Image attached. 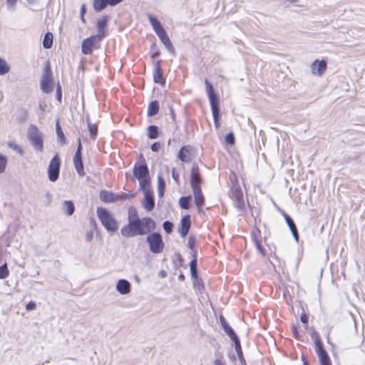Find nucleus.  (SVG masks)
Here are the masks:
<instances>
[{
	"instance_id": "56",
	"label": "nucleus",
	"mask_w": 365,
	"mask_h": 365,
	"mask_svg": "<svg viewBox=\"0 0 365 365\" xmlns=\"http://www.w3.org/2000/svg\"><path fill=\"white\" fill-rule=\"evenodd\" d=\"M214 365H225V363L220 359H215L214 361Z\"/></svg>"
},
{
	"instance_id": "13",
	"label": "nucleus",
	"mask_w": 365,
	"mask_h": 365,
	"mask_svg": "<svg viewBox=\"0 0 365 365\" xmlns=\"http://www.w3.org/2000/svg\"><path fill=\"white\" fill-rule=\"evenodd\" d=\"M202 179L200 168L197 164L192 165L190 173V185L192 189L201 188Z\"/></svg>"
},
{
	"instance_id": "61",
	"label": "nucleus",
	"mask_w": 365,
	"mask_h": 365,
	"mask_svg": "<svg viewBox=\"0 0 365 365\" xmlns=\"http://www.w3.org/2000/svg\"><path fill=\"white\" fill-rule=\"evenodd\" d=\"M159 55V52H155V53H153L152 55V58H154L155 56H158Z\"/></svg>"
},
{
	"instance_id": "49",
	"label": "nucleus",
	"mask_w": 365,
	"mask_h": 365,
	"mask_svg": "<svg viewBox=\"0 0 365 365\" xmlns=\"http://www.w3.org/2000/svg\"><path fill=\"white\" fill-rule=\"evenodd\" d=\"M292 334H293V336L295 339H299V332H298V330H297V327L296 325L294 324H292Z\"/></svg>"
},
{
	"instance_id": "24",
	"label": "nucleus",
	"mask_w": 365,
	"mask_h": 365,
	"mask_svg": "<svg viewBox=\"0 0 365 365\" xmlns=\"http://www.w3.org/2000/svg\"><path fill=\"white\" fill-rule=\"evenodd\" d=\"M220 321L224 331L227 333L230 338L232 341L237 339L238 338L237 336L236 335L232 327L226 322L223 317H221Z\"/></svg>"
},
{
	"instance_id": "35",
	"label": "nucleus",
	"mask_w": 365,
	"mask_h": 365,
	"mask_svg": "<svg viewBox=\"0 0 365 365\" xmlns=\"http://www.w3.org/2000/svg\"><path fill=\"white\" fill-rule=\"evenodd\" d=\"M9 66L6 61L0 58V75H4L9 73Z\"/></svg>"
},
{
	"instance_id": "44",
	"label": "nucleus",
	"mask_w": 365,
	"mask_h": 365,
	"mask_svg": "<svg viewBox=\"0 0 365 365\" xmlns=\"http://www.w3.org/2000/svg\"><path fill=\"white\" fill-rule=\"evenodd\" d=\"M7 164V158L0 154V173H2Z\"/></svg>"
},
{
	"instance_id": "17",
	"label": "nucleus",
	"mask_w": 365,
	"mask_h": 365,
	"mask_svg": "<svg viewBox=\"0 0 365 365\" xmlns=\"http://www.w3.org/2000/svg\"><path fill=\"white\" fill-rule=\"evenodd\" d=\"M231 197L238 206H242L244 204L243 193L239 186H234L231 189Z\"/></svg>"
},
{
	"instance_id": "2",
	"label": "nucleus",
	"mask_w": 365,
	"mask_h": 365,
	"mask_svg": "<svg viewBox=\"0 0 365 365\" xmlns=\"http://www.w3.org/2000/svg\"><path fill=\"white\" fill-rule=\"evenodd\" d=\"M128 227L129 228H153L154 222L149 217L140 219L135 207L128 208Z\"/></svg>"
},
{
	"instance_id": "8",
	"label": "nucleus",
	"mask_w": 365,
	"mask_h": 365,
	"mask_svg": "<svg viewBox=\"0 0 365 365\" xmlns=\"http://www.w3.org/2000/svg\"><path fill=\"white\" fill-rule=\"evenodd\" d=\"M61 167V159L58 153H56L49 162L48 168V179L51 182H55L59 176Z\"/></svg>"
},
{
	"instance_id": "55",
	"label": "nucleus",
	"mask_w": 365,
	"mask_h": 365,
	"mask_svg": "<svg viewBox=\"0 0 365 365\" xmlns=\"http://www.w3.org/2000/svg\"><path fill=\"white\" fill-rule=\"evenodd\" d=\"M189 230H179L180 235L182 237H185L188 233Z\"/></svg>"
},
{
	"instance_id": "40",
	"label": "nucleus",
	"mask_w": 365,
	"mask_h": 365,
	"mask_svg": "<svg viewBox=\"0 0 365 365\" xmlns=\"http://www.w3.org/2000/svg\"><path fill=\"white\" fill-rule=\"evenodd\" d=\"M42 77L52 78V72H51V65H50V63L48 61L46 62V63L45 65L44 72H43Z\"/></svg>"
},
{
	"instance_id": "23",
	"label": "nucleus",
	"mask_w": 365,
	"mask_h": 365,
	"mask_svg": "<svg viewBox=\"0 0 365 365\" xmlns=\"http://www.w3.org/2000/svg\"><path fill=\"white\" fill-rule=\"evenodd\" d=\"M116 289L122 294H128L130 292V284L125 279H120L117 283Z\"/></svg>"
},
{
	"instance_id": "21",
	"label": "nucleus",
	"mask_w": 365,
	"mask_h": 365,
	"mask_svg": "<svg viewBox=\"0 0 365 365\" xmlns=\"http://www.w3.org/2000/svg\"><path fill=\"white\" fill-rule=\"evenodd\" d=\"M192 192L195 198V203L197 207L198 210H202V206L205 204V197L202 194L201 188L192 189Z\"/></svg>"
},
{
	"instance_id": "1",
	"label": "nucleus",
	"mask_w": 365,
	"mask_h": 365,
	"mask_svg": "<svg viewBox=\"0 0 365 365\" xmlns=\"http://www.w3.org/2000/svg\"><path fill=\"white\" fill-rule=\"evenodd\" d=\"M133 175L139 182V188H145L146 186L151 185V177L147 161L142 153L139 154L133 165Z\"/></svg>"
},
{
	"instance_id": "11",
	"label": "nucleus",
	"mask_w": 365,
	"mask_h": 365,
	"mask_svg": "<svg viewBox=\"0 0 365 365\" xmlns=\"http://www.w3.org/2000/svg\"><path fill=\"white\" fill-rule=\"evenodd\" d=\"M78 143L77 150L75 153V155L73 158V165L75 167V169L77 172V173L80 176H84L85 175V171L83 168V164L82 160V144L81 139L78 138Z\"/></svg>"
},
{
	"instance_id": "7",
	"label": "nucleus",
	"mask_w": 365,
	"mask_h": 365,
	"mask_svg": "<svg viewBox=\"0 0 365 365\" xmlns=\"http://www.w3.org/2000/svg\"><path fill=\"white\" fill-rule=\"evenodd\" d=\"M103 37V34H102L96 36H91V37L84 39L81 45L82 53L86 55L91 54L93 48H98V44L101 41Z\"/></svg>"
},
{
	"instance_id": "63",
	"label": "nucleus",
	"mask_w": 365,
	"mask_h": 365,
	"mask_svg": "<svg viewBox=\"0 0 365 365\" xmlns=\"http://www.w3.org/2000/svg\"><path fill=\"white\" fill-rule=\"evenodd\" d=\"M166 231H167V232H168V233H170V232H171V231H172V230H171V229H169V230H166Z\"/></svg>"
},
{
	"instance_id": "22",
	"label": "nucleus",
	"mask_w": 365,
	"mask_h": 365,
	"mask_svg": "<svg viewBox=\"0 0 365 365\" xmlns=\"http://www.w3.org/2000/svg\"><path fill=\"white\" fill-rule=\"evenodd\" d=\"M41 88L46 93H49L53 91V81L52 78L41 77Z\"/></svg>"
},
{
	"instance_id": "38",
	"label": "nucleus",
	"mask_w": 365,
	"mask_h": 365,
	"mask_svg": "<svg viewBox=\"0 0 365 365\" xmlns=\"http://www.w3.org/2000/svg\"><path fill=\"white\" fill-rule=\"evenodd\" d=\"M8 146L10 148H11V149L16 150V152H18L20 155H23L24 154L23 149L16 142H14V141L9 142L8 143Z\"/></svg>"
},
{
	"instance_id": "12",
	"label": "nucleus",
	"mask_w": 365,
	"mask_h": 365,
	"mask_svg": "<svg viewBox=\"0 0 365 365\" xmlns=\"http://www.w3.org/2000/svg\"><path fill=\"white\" fill-rule=\"evenodd\" d=\"M195 155V149L190 145H185L180 148L178 153V158L182 163H190Z\"/></svg>"
},
{
	"instance_id": "26",
	"label": "nucleus",
	"mask_w": 365,
	"mask_h": 365,
	"mask_svg": "<svg viewBox=\"0 0 365 365\" xmlns=\"http://www.w3.org/2000/svg\"><path fill=\"white\" fill-rule=\"evenodd\" d=\"M160 106L158 101H151L148 106L147 115L148 117L153 116L159 112Z\"/></svg>"
},
{
	"instance_id": "33",
	"label": "nucleus",
	"mask_w": 365,
	"mask_h": 365,
	"mask_svg": "<svg viewBox=\"0 0 365 365\" xmlns=\"http://www.w3.org/2000/svg\"><path fill=\"white\" fill-rule=\"evenodd\" d=\"M233 341L235 343L236 351H237L241 361L243 362L244 364H245V359L242 357V351L240 341L239 339L237 338V339L234 340Z\"/></svg>"
},
{
	"instance_id": "3",
	"label": "nucleus",
	"mask_w": 365,
	"mask_h": 365,
	"mask_svg": "<svg viewBox=\"0 0 365 365\" xmlns=\"http://www.w3.org/2000/svg\"><path fill=\"white\" fill-rule=\"evenodd\" d=\"M205 84L206 86V91L211 106L213 120L214 121H220V107L217 96L214 91L212 85L209 82L207 79L205 80Z\"/></svg>"
},
{
	"instance_id": "51",
	"label": "nucleus",
	"mask_w": 365,
	"mask_h": 365,
	"mask_svg": "<svg viewBox=\"0 0 365 365\" xmlns=\"http://www.w3.org/2000/svg\"><path fill=\"white\" fill-rule=\"evenodd\" d=\"M300 319H301L302 323H304L306 325H307V324H308V316L305 313H303V314H301Z\"/></svg>"
},
{
	"instance_id": "36",
	"label": "nucleus",
	"mask_w": 365,
	"mask_h": 365,
	"mask_svg": "<svg viewBox=\"0 0 365 365\" xmlns=\"http://www.w3.org/2000/svg\"><path fill=\"white\" fill-rule=\"evenodd\" d=\"M181 228H190L191 221L190 216L189 215L182 217L180 221Z\"/></svg>"
},
{
	"instance_id": "37",
	"label": "nucleus",
	"mask_w": 365,
	"mask_h": 365,
	"mask_svg": "<svg viewBox=\"0 0 365 365\" xmlns=\"http://www.w3.org/2000/svg\"><path fill=\"white\" fill-rule=\"evenodd\" d=\"M88 128L93 140H96L98 133V126L95 124L88 123Z\"/></svg>"
},
{
	"instance_id": "16",
	"label": "nucleus",
	"mask_w": 365,
	"mask_h": 365,
	"mask_svg": "<svg viewBox=\"0 0 365 365\" xmlns=\"http://www.w3.org/2000/svg\"><path fill=\"white\" fill-rule=\"evenodd\" d=\"M123 0H93V9L96 11H101L107 6H115Z\"/></svg>"
},
{
	"instance_id": "34",
	"label": "nucleus",
	"mask_w": 365,
	"mask_h": 365,
	"mask_svg": "<svg viewBox=\"0 0 365 365\" xmlns=\"http://www.w3.org/2000/svg\"><path fill=\"white\" fill-rule=\"evenodd\" d=\"M107 21L108 19L106 16H103L98 21L96 26L99 32L103 33L104 29L107 25Z\"/></svg>"
},
{
	"instance_id": "10",
	"label": "nucleus",
	"mask_w": 365,
	"mask_h": 365,
	"mask_svg": "<svg viewBox=\"0 0 365 365\" xmlns=\"http://www.w3.org/2000/svg\"><path fill=\"white\" fill-rule=\"evenodd\" d=\"M140 190L144 193V197L142 200V205L146 211H151L155 207V199L152 185L146 186L145 188H139Z\"/></svg>"
},
{
	"instance_id": "64",
	"label": "nucleus",
	"mask_w": 365,
	"mask_h": 365,
	"mask_svg": "<svg viewBox=\"0 0 365 365\" xmlns=\"http://www.w3.org/2000/svg\"><path fill=\"white\" fill-rule=\"evenodd\" d=\"M34 0H28L29 3H33Z\"/></svg>"
},
{
	"instance_id": "19",
	"label": "nucleus",
	"mask_w": 365,
	"mask_h": 365,
	"mask_svg": "<svg viewBox=\"0 0 365 365\" xmlns=\"http://www.w3.org/2000/svg\"><path fill=\"white\" fill-rule=\"evenodd\" d=\"M100 200L105 203H112L117 202L116 194L111 192L103 190L99 193Z\"/></svg>"
},
{
	"instance_id": "27",
	"label": "nucleus",
	"mask_w": 365,
	"mask_h": 365,
	"mask_svg": "<svg viewBox=\"0 0 365 365\" xmlns=\"http://www.w3.org/2000/svg\"><path fill=\"white\" fill-rule=\"evenodd\" d=\"M63 209L64 212L68 215H71L75 210V206L72 201L66 200L63 203Z\"/></svg>"
},
{
	"instance_id": "59",
	"label": "nucleus",
	"mask_w": 365,
	"mask_h": 365,
	"mask_svg": "<svg viewBox=\"0 0 365 365\" xmlns=\"http://www.w3.org/2000/svg\"><path fill=\"white\" fill-rule=\"evenodd\" d=\"M171 113H172V118H173V120H175V113H174V111L173 110H172Z\"/></svg>"
},
{
	"instance_id": "31",
	"label": "nucleus",
	"mask_w": 365,
	"mask_h": 365,
	"mask_svg": "<svg viewBox=\"0 0 365 365\" xmlns=\"http://www.w3.org/2000/svg\"><path fill=\"white\" fill-rule=\"evenodd\" d=\"M122 230V235L125 237H131L135 236L136 235H143L144 232H143V230Z\"/></svg>"
},
{
	"instance_id": "48",
	"label": "nucleus",
	"mask_w": 365,
	"mask_h": 365,
	"mask_svg": "<svg viewBox=\"0 0 365 365\" xmlns=\"http://www.w3.org/2000/svg\"><path fill=\"white\" fill-rule=\"evenodd\" d=\"M36 307V305L35 304V302L31 301L29 302V303L26 304V309L27 311H31V310H34L35 309Z\"/></svg>"
},
{
	"instance_id": "47",
	"label": "nucleus",
	"mask_w": 365,
	"mask_h": 365,
	"mask_svg": "<svg viewBox=\"0 0 365 365\" xmlns=\"http://www.w3.org/2000/svg\"><path fill=\"white\" fill-rule=\"evenodd\" d=\"M56 97L58 102H61V97H62V93H61V88L59 83L57 85L56 88Z\"/></svg>"
},
{
	"instance_id": "53",
	"label": "nucleus",
	"mask_w": 365,
	"mask_h": 365,
	"mask_svg": "<svg viewBox=\"0 0 365 365\" xmlns=\"http://www.w3.org/2000/svg\"><path fill=\"white\" fill-rule=\"evenodd\" d=\"M17 0H6L7 4L10 7H14L16 4Z\"/></svg>"
},
{
	"instance_id": "25",
	"label": "nucleus",
	"mask_w": 365,
	"mask_h": 365,
	"mask_svg": "<svg viewBox=\"0 0 365 365\" xmlns=\"http://www.w3.org/2000/svg\"><path fill=\"white\" fill-rule=\"evenodd\" d=\"M192 259L190 262V274L191 277L193 279H197V252H194V253L192 254Z\"/></svg>"
},
{
	"instance_id": "52",
	"label": "nucleus",
	"mask_w": 365,
	"mask_h": 365,
	"mask_svg": "<svg viewBox=\"0 0 365 365\" xmlns=\"http://www.w3.org/2000/svg\"><path fill=\"white\" fill-rule=\"evenodd\" d=\"M85 13H86V6H85V5H83L81 8V19H82L83 22H85V19H84Z\"/></svg>"
},
{
	"instance_id": "50",
	"label": "nucleus",
	"mask_w": 365,
	"mask_h": 365,
	"mask_svg": "<svg viewBox=\"0 0 365 365\" xmlns=\"http://www.w3.org/2000/svg\"><path fill=\"white\" fill-rule=\"evenodd\" d=\"M161 145L159 142H155L151 145V150L154 152H157L160 150Z\"/></svg>"
},
{
	"instance_id": "57",
	"label": "nucleus",
	"mask_w": 365,
	"mask_h": 365,
	"mask_svg": "<svg viewBox=\"0 0 365 365\" xmlns=\"http://www.w3.org/2000/svg\"><path fill=\"white\" fill-rule=\"evenodd\" d=\"M292 235H294L295 240L298 241V233L297 230H291Z\"/></svg>"
},
{
	"instance_id": "62",
	"label": "nucleus",
	"mask_w": 365,
	"mask_h": 365,
	"mask_svg": "<svg viewBox=\"0 0 365 365\" xmlns=\"http://www.w3.org/2000/svg\"><path fill=\"white\" fill-rule=\"evenodd\" d=\"M179 278H180V279H184V276H183V274H180V275L179 276Z\"/></svg>"
},
{
	"instance_id": "18",
	"label": "nucleus",
	"mask_w": 365,
	"mask_h": 365,
	"mask_svg": "<svg viewBox=\"0 0 365 365\" xmlns=\"http://www.w3.org/2000/svg\"><path fill=\"white\" fill-rule=\"evenodd\" d=\"M29 140L35 147L39 149L43 148V140L36 128L31 129V132L29 133Z\"/></svg>"
},
{
	"instance_id": "9",
	"label": "nucleus",
	"mask_w": 365,
	"mask_h": 365,
	"mask_svg": "<svg viewBox=\"0 0 365 365\" xmlns=\"http://www.w3.org/2000/svg\"><path fill=\"white\" fill-rule=\"evenodd\" d=\"M147 242L149 244L150 250L153 253H160L164 248V243L162 237L158 233H153L147 237Z\"/></svg>"
},
{
	"instance_id": "30",
	"label": "nucleus",
	"mask_w": 365,
	"mask_h": 365,
	"mask_svg": "<svg viewBox=\"0 0 365 365\" xmlns=\"http://www.w3.org/2000/svg\"><path fill=\"white\" fill-rule=\"evenodd\" d=\"M165 190V182L161 176L158 177V192L159 197H163Z\"/></svg>"
},
{
	"instance_id": "54",
	"label": "nucleus",
	"mask_w": 365,
	"mask_h": 365,
	"mask_svg": "<svg viewBox=\"0 0 365 365\" xmlns=\"http://www.w3.org/2000/svg\"><path fill=\"white\" fill-rule=\"evenodd\" d=\"M173 227V223L169 221H165L163 223V228H172Z\"/></svg>"
},
{
	"instance_id": "46",
	"label": "nucleus",
	"mask_w": 365,
	"mask_h": 365,
	"mask_svg": "<svg viewBox=\"0 0 365 365\" xmlns=\"http://www.w3.org/2000/svg\"><path fill=\"white\" fill-rule=\"evenodd\" d=\"M284 218L289 228H297L292 217L287 214H284Z\"/></svg>"
},
{
	"instance_id": "45",
	"label": "nucleus",
	"mask_w": 365,
	"mask_h": 365,
	"mask_svg": "<svg viewBox=\"0 0 365 365\" xmlns=\"http://www.w3.org/2000/svg\"><path fill=\"white\" fill-rule=\"evenodd\" d=\"M56 133L63 143L66 142L65 136L58 122L56 123Z\"/></svg>"
},
{
	"instance_id": "14",
	"label": "nucleus",
	"mask_w": 365,
	"mask_h": 365,
	"mask_svg": "<svg viewBox=\"0 0 365 365\" xmlns=\"http://www.w3.org/2000/svg\"><path fill=\"white\" fill-rule=\"evenodd\" d=\"M153 81L155 83H158L162 86H164L165 85V78L163 75V71L161 68L160 65V61H158L155 66H154V70H153Z\"/></svg>"
},
{
	"instance_id": "42",
	"label": "nucleus",
	"mask_w": 365,
	"mask_h": 365,
	"mask_svg": "<svg viewBox=\"0 0 365 365\" xmlns=\"http://www.w3.org/2000/svg\"><path fill=\"white\" fill-rule=\"evenodd\" d=\"M225 142L230 145H233L235 143V138L233 133L230 132L225 135Z\"/></svg>"
},
{
	"instance_id": "29",
	"label": "nucleus",
	"mask_w": 365,
	"mask_h": 365,
	"mask_svg": "<svg viewBox=\"0 0 365 365\" xmlns=\"http://www.w3.org/2000/svg\"><path fill=\"white\" fill-rule=\"evenodd\" d=\"M147 135L150 139H155L158 136V128L156 125H150L147 128Z\"/></svg>"
},
{
	"instance_id": "4",
	"label": "nucleus",
	"mask_w": 365,
	"mask_h": 365,
	"mask_svg": "<svg viewBox=\"0 0 365 365\" xmlns=\"http://www.w3.org/2000/svg\"><path fill=\"white\" fill-rule=\"evenodd\" d=\"M312 338L314 341L315 351L318 356L320 365H332L328 353L323 347V344L319 333L314 331L312 334Z\"/></svg>"
},
{
	"instance_id": "6",
	"label": "nucleus",
	"mask_w": 365,
	"mask_h": 365,
	"mask_svg": "<svg viewBox=\"0 0 365 365\" xmlns=\"http://www.w3.org/2000/svg\"><path fill=\"white\" fill-rule=\"evenodd\" d=\"M97 216L105 228H117L118 222L114 216L106 208L98 207Z\"/></svg>"
},
{
	"instance_id": "43",
	"label": "nucleus",
	"mask_w": 365,
	"mask_h": 365,
	"mask_svg": "<svg viewBox=\"0 0 365 365\" xmlns=\"http://www.w3.org/2000/svg\"><path fill=\"white\" fill-rule=\"evenodd\" d=\"M187 246L192 250V254L194 252H197L195 250V237L194 236L191 235L189 237Z\"/></svg>"
},
{
	"instance_id": "58",
	"label": "nucleus",
	"mask_w": 365,
	"mask_h": 365,
	"mask_svg": "<svg viewBox=\"0 0 365 365\" xmlns=\"http://www.w3.org/2000/svg\"><path fill=\"white\" fill-rule=\"evenodd\" d=\"M215 127L217 130L220 128V121H214Z\"/></svg>"
},
{
	"instance_id": "15",
	"label": "nucleus",
	"mask_w": 365,
	"mask_h": 365,
	"mask_svg": "<svg viewBox=\"0 0 365 365\" xmlns=\"http://www.w3.org/2000/svg\"><path fill=\"white\" fill-rule=\"evenodd\" d=\"M327 65L324 60H315L311 65V71L313 75L322 76L327 70Z\"/></svg>"
},
{
	"instance_id": "5",
	"label": "nucleus",
	"mask_w": 365,
	"mask_h": 365,
	"mask_svg": "<svg viewBox=\"0 0 365 365\" xmlns=\"http://www.w3.org/2000/svg\"><path fill=\"white\" fill-rule=\"evenodd\" d=\"M148 19L153 29L162 43L169 49L173 48L171 41L170 40L165 30L161 26L160 21L153 15H148Z\"/></svg>"
},
{
	"instance_id": "20",
	"label": "nucleus",
	"mask_w": 365,
	"mask_h": 365,
	"mask_svg": "<svg viewBox=\"0 0 365 365\" xmlns=\"http://www.w3.org/2000/svg\"><path fill=\"white\" fill-rule=\"evenodd\" d=\"M252 237L254 238L255 245H256L258 250L261 253V255L263 257L266 256V255H267L266 251L262 247V237H261V231H260V230H253V231H252Z\"/></svg>"
},
{
	"instance_id": "32",
	"label": "nucleus",
	"mask_w": 365,
	"mask_h": 365,
	"mask_svg": "<svg viewBox=\"0 0 365 365\" xmlns=\"http://www.w3.org/2000/svg\"><path fill=\"white\" fill-rule=\"evenodd\" d=\"M190 197H181L179 200V205L181 208L187 210L190 208Z\"/></svg>"
},
{
	"instance_id": "28",
	"label": "nucleus",
	"mask_w": 365,
	"mask_h": 365,
	"mask_svg": "<svg viewBox=\"0 0 365 365\" xmlns=\"http://www.w3.org/2000/svg\"><path fill=\"white\" fill-rule=\"evenodd\" d=\"M53 45V34L51 32H47L43 40V46L45 48H50Z\"/></svg>"
},
{
	"instance_id": "60",
	"label": "nucleus",
	"mask_w": 365,
	"mask_h": 365,
	"mask_svg": "<svg viewBox=\"0 0 365 365\" xmlns=\"http://www.w3.org/2000/svg\"><path fill=\"white\" fill-rule=\"evenodd\" d=\"M88 238L89 240L92 238V233L91 232L88 234Z\"/></svg>"
},
{
	"instance_id": "39",
	"label": "nucleus",
	"mask_w": 365,
	"mask_h": 365,
	"mask_svg": "<svg viewBox=\"0 0 365 365\" xmlns=\"http://www.w3.org/2000/svg\"><path fill=\"white\" fill-rule=\"evenodd\" d=\"M9 274V269L6 264L0 266V279L6 278Z\"/></svg>"
},
{
	"instance_id": "41",
	"label": "nucleus",
	"mask_w": 365,
	"mask_h": 365,
	"mask_svg": "<svg viewBox=\"0 0 365 365\" xmlns=\"http://www.w3.org/2000/svg\"><path fill=\"white\" fill-rule=\"evenodd\" d=\"M133 197H134V194L133 193L123 192L120 195L116 194L117 201L125 200H128V199H130V198H132Z\"/></svg>"
}]
</instances>
